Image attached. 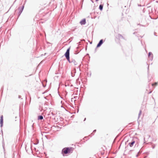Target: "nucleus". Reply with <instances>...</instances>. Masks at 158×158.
Segmentation results:
<instances>
[{
	"label": "nucleus",
	"instance_id": "f257e3e1",
	"mask_svg": "<svg viewBox=\"0 0 158 158\" xmlns=\"http://www.w3.org/2000/svg\"><path fill=\"white\" fill-rule=\"evenodd\" d=\"M73 148L72 147L65 148L62 150V153L64 154L72 153L73 151Z\"/></svg>",
	"mask_w": 158,
	"mask_h": 158
},
{
	"label": "nucleus",
	"instance_id": "39448f33",
	"mask_svg": "<svg viewBox=\"0 0 158 158\" xmlns=\"http://www.w3.org/2000/svg\"><path fill=\"white\" fill-rule=\"evenodd\" d=\"M3 122V115H2L1 117L0 118V123L2 125Z\"/></svg>",
	"mask_w": 158,
	"mask_h": 158
},
{
	"label": "nucleus",
	"instance_id": "423d86ee",
	"mask_svg": "<svg viewBox=\"0 0 158 158\" xmlns=\"http://www.w3.org/2000/svg\"><path fill=\"white\" fill-rule=\"evenodd\" d=\"M135 143V141H133L131 143H129V145L131 147H132L134 145V144Z\"/></svg>",
	"mask_w": 158,
	"mask_h": 158
},
{
	"label": "nucleus",
	"instance_id": "9d476101",
	"mask_svg": "<svg viewBox=\"0 0 158 158\" xmlns=\"http://www.w3.org/2000/svg\"><path fill=\"white\" fill-rule=\"evenodd\" d=\"M141 113H142V111L141 110H140L139 113V116L141 114Z\"/></svg>",
	"mask_w": 158,
	"mask_h": 158
},
{
	"label": "nucleus",
	"instance_id": "0eeeda50",
	"mask_svg": "<svg viewBox=\"0 0 158 158\" xmlns=\"http://www.w3.org/2000/svg\"><path fill=\"white\" fill-rule=\"evenodd\" d=\"M103 6L102 5H100L99 6V8L101 10H102L103 9Z\"/></svg>",
	"mask_w": 158,
	"mask_h": 158
},
{
	"label": "nucleus",
	"instance_id": "1a4fd4ad",
	"mask_svg": "<svg viewBox=\"0 0 158 158\" xmlns=\"http://www.w3.org/2000/svg\"><path fill=\"white\" fill-rule=\"evenodd\" d=\"M158 85V82H155L154 83H153L152 84V86L157 85Z\"/></svg>",
	"mask_w": 158,
	"mask_h": 158
},
{
	"label": "nucleus",
	"instance_id": "f8f14e48",
	"mask_svg": "<svg viewBox=\"0 0 158 158\" xmlns=\"http://www.w3.org/2000/svg\"><path fill=\"white\" fill-rule=\"evenodd\" d=\"M150 54H151V53H150V52H149V55H150Z\"/></svg>",
	"mask_w": 158,
	"mask_h": 158
},
{
	"label": "nucleus",
	"instance_id": "ddd939ff",
	"mask_svg": "<svg viewBox=\"0 0 158 158\" xmlns=\"http://www.w3.org/2000/svg\"><path fill=\"white\" fill-rule=\"evenodd\" d=\"M98 0H96V1L97 2Z\"/></svg>",
	"mask_w": 158,
	"mask_h": 158
},
{
	"label": "nucleus",
	"instance_id": "7ed1b4c3",
	"mask_svg": "<svg viewBox=\"0 0 158 158\" xmlns=\"http://www.w3.org/2000/svg\"><path fill=\"white\" fill-rule=\"evenodd\" d=\"M80 24L81 25H84L86 23V20L85 19H82L80 22Z\"/></svg>",
	"mask_w": 158,
	"mask_h": 158
},
{
	"label": "nucleus",
	"instance_id": "6e6552de",
	"mask_svg": "<svg viewBox=\"0 0 158 158\" xmlns=\"http://www.w3.org/2000/svg\"><path fill=\"white\" fill-rule=\"evenodd\" d=\"M43 118L42 116H38V118L39 119L42 120L43 119Z\"/></svg>",
	"mask_w": 158,
	"mask_h": 158
},
{
	"label": "nucleus",
	"instance_id": "20e7f679",
	"mask_svg": "<svg viewBox=\"0 0 158 158\" xmlns=\"http://www.w3.org/2000/svg\"><path fill=\"white\" fill-rule=\"evenodd\" d=\"M103 43V40H100L99 41V43L97 45V47H99Z\"/></svg>",
	"mask_w": 158,
	"mask_h": 158
},
{
	"label": "nucleus",
	"instance_id": "9b49d317",
	"mask_svg": "<svg viewBox=\"0 0 158 158\" xmlns=\"http://www.w3.org/2000/svg\"><path fill=\"white\" fill-rule=\"evenodd\" d=\"M118 37H123V36L120 35H118Z\"/></svg>",
	"mask_w": 158,
	"mask_h": 158
},
{
	"label": "nucleus",
	"instance_id": "f03ea898",
	"mask_svg": "<svg viewBox=\"0 0 158 158\" xmlns=\"http://www.w3.org/2000/svg\"><path fill=\"white\" fill-rule=\"evenodd\" d=\"M70 47L67 50L64 55L65 56L67 59L69 61V51L70 50Z\"/></svg>",
	"mask_w": 158,
	"mask_h": 158
}]
</instances>
